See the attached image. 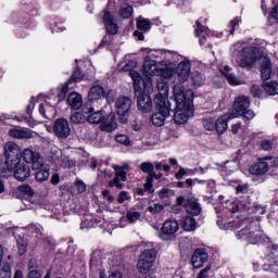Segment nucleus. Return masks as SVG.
<instances>
[{"label": "nucleus", "instance_id": "f257e3e1", "mask_svg": "<svg viewBox=\"0 0 278 278\" xmlns=\"http://www.w3.org/2000/svg\"><path fill=\"white\" fill-rule=\"evenodd\" d=\"M173 94L176 103L174 123L176 125H184L188 123V118L194 116V109L192 108L194 92L191 89H186L185 86L175 85Z\"/></svg>", "mask_w": 278, "mask_h": 278}, {"label": "nucleus", "instance_id": "f03ea898", "mask_svg": "<svg viewBox=\"0 0 278 278\" xmlns=\"http://www.w3.org/2000/svg\"><path fill=\"white\" fill-rule=\"evenodd\" d=\"M131 66H136L134 61L126 64L124 71H128L129 77H131L134 81L135 94L138 99L137 108L142 114H149V112L153 110V101L149 94L144 93V90L149 92V89H144V86L142 87V76H140L138 72L131 70Z\"/></svg>", "mask_w": 278, "mask_h": 278}, {"label": "nucleus", "instance_id": "7ed1b4c3", "mask_svg": "<svg viewBox=\"0 0 278 278\" xmlns=\"http://www.w3.org/2000/svg\"><path fill=\"white\" fill-rule=\"evenodd\" d=\"M131 98L129 97H119L115 100V112L118 116L119 123L123 125L129 122V116L131 115Z\"/></svg>", "mask_w": 278, "mask_h": 278}, {"label": "nucleus", "instance_id": "20e7f679", "mask_svg": "<svg viewBox=\"0 0 278 278\" xmlns=\"http://www.w3.org/2000/svg\"><path fill=\"white\" fill-rule=\"evenodd\" d=\"M257 48L253 47L243 48L236 62L241 68H252L255 62H257Z\"/></svg>", "mask_w": 278, "mask_h": 278}, {"label": "nucleus", "instance_id": "39448f33", "mask_svg": "<svg viewBox=\"0 0 278 278\" xmlns=\"http://www.w3.org/2000/svg\"><path fill=\"white\" fill-rule=\"evenodd\" d=\"M143 75H146L148 79L143 81L141 78V86L144 87V90H148V92H150L151 89L153 88V80L149 77H155V75H160L157 62L147 59L143 63Z\"/></svg>", "mask_w": 278, "mask_h": 278}, {"label": "nucleus", "instance_id": "423d86ee", "mask_svg": "<svg viewBox=\"0 0 278 278\" xmlns=\"http://www.w3.org/2000/svg\"><path fill=\"white\" fill-rule=\"evenodd\" d=\"M154 103L157 112L154 113L151 117L152 124L154 125V127H163L166 118L170 116V103H164L160 100Z\"/></svg>", "mask_w": 278, "mask_h": 278}, {"label": "nucleus", "instance_id": "0eeeda50", "mask_svg": "<svg viewBox=\"0 0 278 278\" xmlns=\"http://www.w3.org/2000/svg\"><path fill=\"white\" fill-rule=\"evenodd\" d=\"M157 257V251L154 248L143 250L139 256L137 268L140 273H147L153 267V262Z\"/></svg>", "mask_w": 278, "mask_h": 278}, {"label": "nucleus", "instance_id": "6e6552de", "mask_svg": "<svg viewBox=\"0 0 278 278\" xmlns=\"http://www.w3.org/2000/svg\"><path fill=\"white\" fill-rule=\"evenodd\" d=\"M21 164V155L5 156V162L0 155V177H8V173H14Z\"/></svg>", "mask_w": 278, "mask_h": 278}, {"label": "nucleus", "instance_id": "1a4fd4ad", "mask_svg": "<svg viewBox=\"0 0 278 278\" xmlns=\"http://www.w3.org/2000/svg\"><path fill=\"white\" fill-rule=\"evenodd\" d=\"M177 231H179V223L176 219H167L161 228L160 238L161 240H175Z\"/></svg>", "mask_w": 278, "mask_h": 278}, {"label": "nucleus", "instance_id": "9d476101", "mask_svg": "<svg viewBox=\"0 0 278 278\" xmlns=\"http://www.w3.org/2000/svg\"><path fill=\"white\" fill-rule=\"evenodd\" d=\"M21 157H23L26 164H31L33 170H38L40 168V164H42V155L40 152L34 151L30 148H26L21 152Z\"/></svg>", "mask_w": 278, "mask_h": 278}, {"label": "nucleus", "instance_id": "9b49d317", "mask_svg": "<svg viewBox=\"0 0 278 278\" xmlns=\"http://www.w3.org/2000/svg\"><path fill=\"white\" fill-rule=\"evenodd\" d=\"M191 64L189 61H182L178 64L176 67V76L178 79V84L176 86H184L188 79H190V70H191Z\"/></svg>", "mask_w": 278, "mask_h": 278}, {"label": "nucleus", "instance_id": "f8f14e48", "mask_svg": "<svg viewBox=\"0 0 278 278\" xmlns=\"http://www.w3.org/2000/svg\"><path fill=\"white\" fill-rule=\"evenodd\" d=\"M53 131L56 138H68L71 136V125L68 121L59 118L54 122Z\"/></svg>", "mask_w": 278, "mask_h": 278}, {"label": "nucleus", "instance_id": "ddd939ff", "mask_svg": "<svg viewBox=\"0 0 278 278\" xmlns=\"http://www.w3.org/2000/svg\"><path fill=\"white\" fill-rule=\"evenodd\" d=\"M250 106L251 100H249V97L240 96L235 99L233 110L229 112V114H237L236 118H238L240 113L244 112V110H249Z\"/></svg>", "mask_w": 278, "mask_h": 278}, {"label": "nucleus", "instance_id": "4468645a", "mask_svg": "<svg viewBox=\"0 0 278 278\" xmlns=\"http://www.w3.org/2000/svg\"><path fill=\"white\" fill-rule=\"evenodd\" d=\"M113 168L115 170V177L109 182V186L111 188H114L115 186L117 190H123V184H121V181H127V173H125V170H123V167L118 165H114Z\"/></svg>", "mask_w": 278, "mask_h": 278}, {"label": "nucleus", "instance_id": "2eb2a0df", "mask_svg": "<svg viewBox=\"0 0 278 278\" xmlns=\"http://www.w3.org/2000/svg\"><path fill=\"white\" fill-rule=\"evenodd\" d=\"M156 88L159 94L154 98V103L161 101V103H169L168 102V83L164 79H159L156 83Z\"/></svg>", "mask_w": 278, "mask_h": 278}, {"label": "nucleus", "instance_id": "dca6fc26", "mask_svg": "<svg viewBox=\"0 0 278 278\" xmlns=\"http://www.w3.org/2000/svg\"><path fill=\"white\" fill-rule=\"evenodd\" d=\"M237 238L240 240H248L251 244H262L264 242V237H262V233L252 235L249 229L240 230L237 233Z\"/></svg>", "mask_w": 278, "mask_h": 278}, {"label": "nucleus", "instance_id": "f3484780", "mask_svg": "<svg viewBox=\"0 0 278 278\" xmlns=\"http://www.w3.org/2000/svg\"><path fill=\"white\" fill-rule=\"evenodd\" d=\"M266 160H273V156L260 159L256 164L250 167L251 175H266L270 168L266 163Z\"/></svg>", "mask_w": 278, "mask_h": 278}, {"label": "nucleus", "instance_id": "a211bd4d", "mask_svg": "<svg viewBox=\"0 0 278 278\" xmlns=\"http://www.w3.org/2000/svg\"><path fill=\"white\" fill-rule=\"evenodd\" d=\"M103 23L108 34H111L112 36H116V34H118V24L114 22V16H112L111 12H104Z\"/></svg>", "mask_w": 278, "mask_h": 278}, {"label": "nucleus", "instance_id": "6ab92c4d", "mask_svg": "<svg viewBox=\"0 0 278 278\" xmlns=\"http://www.w3.org/2000/svg\"><path fill=\"white\" fill-rule=\"evenodd\" d=\"M237 114H225L222 117L217 118L215 122V129L217 131V134L223 135L225 134V131H227V123H229V121H232V118H236Z\"/></svg>", "mask_w": 278, "mask_h": 278}, {"label": "nucleus", "instance_id": "aec40b11", "mask_svg": "<svg viewBox=\"0 0 278 278\" xmlns=\"http://www.w3.org/2000/svg\"><path fill=\"white\" fill-rule=\"evenodd\" d=\"M117 127L116 116L114 113L109 114L106 117L102 118L100 129L101 131H108L109 134L114 131Z\"/></svg>", "mask_w": 278, "mask_h": 278}, {"label": "nucleus", "instance_id": "412c9836", "mask_svg": "<svg viewBox=\"0 0 278 278\" xmlns=\"http://www.w3.org/2000/svg\"><path fill=\"white\" fill-rule=\"evenodd\" d=\"M207 252L203 250H195L192 257H191V264L193 268H201L205 262L208 260Z\"/></svg>", "mask_w": 278, "mask_h": 278}, {"label": "nucleus", "instance_id": "4be33fe9", "mask_svg": "<svg viewBox=\"0 0 278 278\" xmlns=\"http://www.w3.org/2000/svg\"><path fill=\"white\" fill-rule=\"evenodd\" d=\"M9 136H11V138H16L17 140H29L34 138L31 130L26 128H12L9 130Z\"/></svg>", "mask_w": 278, "mask_h": 278}, {"label": "nucleus", "instance_id": "5701e85b", "mask_svg": "<svg viewBox=\"0 0 278 278\" xmlns=\"http://www.w3.org/2000/svg\"><path fill=\"white\" fill-rule=\"evenodd\" d=\"M36 175H35V179L36 181H39V184H42V181H47L49 180L50 174L49 170H51V166H49V164H45V162L40 163V166L38 167V169H35Z\"/></svg>", "mask_w": 278, "mask_h": 278}, {"label": "nucleus", "instance_id": "b1692460", "mask_svg": "<svg viewBox=\"0 0 278 278\" xmlns=\"http://www.w3.org/2000/svg\"><path fill=\"white\" fill-rule=\"evenodd\" d=\"M30 175L31 169L24 163L14 169V177L17 179V181H25L26 179H29Z\"/></svg>", "mask_w": 278, "mask_h": 278}, {"label": "nucleus", "instance_id": "393cba45", "mask_svg": "<svg viewBox=\"0 0 278 278\" xmlns=\"http://www.w3.org/2000/svg\"><path fill=\"white\" fill-rule=\"evenodd\" d=\"M261 77L264 81L273 77V68L270 67V60L267 58L261 59Z\"/></svg>", "mask_w": 278, "mask_h": 278}, {"label": "nucleus", "instance_id": "a878e982", "mask_svg": "<svg viewBox=\"0 0 278 278\" xmlns=\"http://www.w3.org/2000/svg\"><path fill=\"white\" fill-rule=\"evenodd\" d=\"M185 210L187 214H191V216H199L201 214V205L197 202L195 199H189L185 203Z\"/></svg>", "mask_w": 278, "mask_h": 278}, {"label": "nucleus", "instance_id": "bb28decb", "mask_svg": "<svg viewBox=\"0 0 278 278\" xmlns=\"http://www.w3.org/2000/svg\"><path fill=\"white\" fill-rule=\"evenodd\" d=\"M67 103L72 110H79L81 105H84V100L81 98V94L77 92H72L67 97Z\"/></svg>", "mask_w": 278, "mask_h": 278}, {"label": "nucleus", "instance_id": "cd10ccee", "mask_svg": "<svg viewBox=\"0 0 278 278\" xmlns=\"http://www.w3.org/2000/svg\"><path fill=\"white\" fill-rule=\"evenodd\" d=\"M89 101H99V99H105V89L101 85L91 87L89 93Z\"/></svg>", "mask_w": 278, "mask_h": 278}, {"label": "nucleus", "instance_id": "c85d7f7f", "mask_svg": "<svg viewBox=\"0 0 278 278\" xmlns=\"http://www.w3.org/2000/svg\"><path fill=\"white\" fill-rule=\"evenodd\" d=\"M4 155L5 157L21 155V147H18V144H16L14 141H8L4 144Z\"/></svg>", "mask_w": 278, "mask_h": 278}, {"label": "nucleus", "instance_id": "c756f323", "mask_svg": "<svg viewBox=\"0 0 278 278\" xmlns=\"http://www.w3.org/2000/svg\"><path fill=\"white\" fill-rule=\"evenodd\" d=\"M175 75H176V67L172 63L159 70V76L163 77V79H173Z\"/></svg>", "mask_w": 278, "mask_h": 278}, {"label": "nucleus", "instance_id": "7c9ffc66", "mask_svg": "<svg viewBox=\"0 0 278 278\" xmlns=\"http://www.w3.org/2000/svg\"><path fill=\"white\" fill-rule=\"evenodd\" d=\"M263 88L267 94L270 97H275V94H278V83L275 80H271L269 83H264Z\"/></svg>", "mask_w": 278, "mask_h": 278}, {"label": "nucleus", "instance_id": "2f4dec72", "mask_svg": "<svg viewBox=\"0 0 278 278\" xmlns=\"http://www.w3.org/2000/svg\"><path fill=\"white\" fill-rule=\"evenodd\" d=\"M54 109L49 103H41L39 105V114L43 116V118H51L53 116Z\"/></svg>", "mask_w": 278, "mask_h": 278}, {"label": "nucleus", "instance_id": "473e14b6", "mask_svg": "<svg viewBox=\"0 0 278 278\" xmlns=\"http://www.w3.org/2000/svg\"><path fill=\"white\" fill-rule=\"evenodd\" d=\"M182 227L185 231H194L197 229V222L193 217L186 216L182 218Z\"/></svg>", "mask_w": 278, "mask_h": 278}, {"label": "nucleus", "instance_id": "72a5a7b5", "mask_svg": "<svg viewBox=\"0 0 278 278\" xmlns=\"http://www.w3.org/2000/svg\"><path fill=\"white\" fill-rule=\"evenodd\" d=\"M192 84L195 88H201L205 84V76L199 72H193L191 75Z\"/></svg>", "mask_w": 278, "mask_h": 278}, {"label": "nucleus", "instance_id": "f704fd0d", "mask_svg": "<svg viewBox=\"0 0 278 278\" xmlns=\"http://www.w3.org/2000/svg\"><path fill=\"white\" fill-rule=\"evenodd\" d=\"M222 73L225 79H227L228 84H230V86H242V80L238 79V77H236V74L229 72Z\"/></svg>", "mask_w": 278, "mask_h": 278}, {"label": "nucleus", "instance_id": "c9c22d12", "mask_svg": "<svg viewBox=\"0 0 278 278\" xmlns=\"http://www.w3.org/2000/svg\"><path fill=\"white\" fill-rule=\"evenodd\" d=\"M17 197H34V190L29 185L20 186L16 189Z\"/></svg>", "mask_w": 278, "mask_h": 278}, {"label": "nucleus", "instance_id": "e433bc0d", "mask_svg": "<svg viewBox=\"0 0 278 278\" xmlns=\"http://www.w3.org/2000/svg\"><path fill=\"white\" fill-rule=\"evenodd\" d=\"M88 123L91 125H97L99 123H102L103 121V113L101 111L92 112L88 117H87Z\"/></svg>", "mask_w": 278, "mask_h": 278}, {"label": "nucleus", "instance_id": "4c0bfd02", "mask_svg": "<svg viewBox=\"0 0 278 278\" xmlns=\"http://www.w3.org/2000/svg\"><path fill=\"white\" fill-rule=\"evenodd\" d=\"M137 28L141 31H149L151 29V22L142 16L137 18Z\"/></svg>", "mask_w": 278, "mask_h": 278}, {"label": "nucleus", "instance_id": "58836bf2", "mask_svg": "<svg viewBox=\"0 0 278 278\" xmlns=\"http://www.w3.org/2000/svg\"><path fill=\"white\" fill-rule=\"evenodd\" d=\"M119 14L123 16V18H129L131 14H134V8L127 3L122 4Z\"/></svg>", "mask_w": 278, "mask_h": 278}, {"label": "nucleus", "instance_id": "ea45409f", "mask_svg": "<svg viewBox=\"0 0 278 278\" xmlns=\"http://www.w3.org/2000/svg\"><path fill=\"white\" fill-rule=\"evenodd\" d=\"M140 170H142V173H147L148 177H151V173H154V165L151 162H143L140 164Z\"/></svg>", "mask_w": 278, "mask_h": 278}, {"label": "nucleus", "instance_id": "a19ab883", "mask_svg": "<svg viewBox=\"0 0 278 278\" xmlns=\"http://www.w3.org/2000/svg\"><path fill=\"white\" fill-rule=\"evenodd\" d=\"M0 278H12V269L10 264L5 263L0 268Z\"/></svg>", "mask_w": 278, "mask_h": 278}, {"label": "nucleus", "instance_id": "79ce46f5", "mask_svg": "<svg viewBox=\"0 0 278 278\" xmlns=\"http://www.w3.org/2000/svg\"><path fill=\"white\" fill-rule=\"evenodd\" d=\"M86 121V116H84V113L75 112L71 116V123L74 125H79Z\"/></svg>", "mask_w": 278, "mask_h": 278}, {"label": "nucleus", "instance_id": "37998d69", "mask_svg": "<svg viewBox=\"0 0 278 278\" xmlns=\"http://www.w3.org/2000/svg\"><path fill=\"white\" fill-rule=\"evenodd\" d=\"M141 216L140 212L128 211L126 214V220H128V223H136V220H140Z\"/></svg>", "mask_w": 278, "mask_h": 278}, {"label": "nucleus", "instance_id": "c03bdc74", "mask_svg": "<svg viewBox=\"0 0 278 278\" xmlns=\"http://www.w3.org/2000/svg\"><path fill=\"white\" fill-rule=\"evenodd\" d=\"M170 197H175L173 189L163 188L159 191V199H170Z\"/></svg>", "mask_w": 278, "mask_h": 278}, {"label": "nucleus", "instance_id": "a18cd8bd", "mask_svg": "<svg viewBox=\"0 0 278 278\" xmlns=\"http://www.w3.org/2000/svg\"><path fill=\"white\" fill-rule=\"evenodd\" d=\"M68 86L71 83L65 84L63 87L59 88L58 99L59 101H64L66 99V94L68 93Z\"/></svg>", "mask_w": 278, "mask_h": 278}, {"label": "nucleus", "instance_id": "49530a36", "mask_svg": "<svg viewBox=\"0 0 278 278\" xmlns=\"http://www.w3.org/2000/svg\"><path fill=\"white\" fill-rule=\"evenodd\" d=\"M115 140L119 144H124V147H131V140H129V137H127V135H117L115 137Z\"/></svg>", "mask_w": 278, "mask_h": 278}, {"label": "nucleus", "instance_id": "de8ad7c7", "mask_svg": "<svg viewBox=\"0 0 278 278\" xmlns=\"http://www.w3.org/2000/svg\"><path fill=\"white\" fill-rule=\"evenodd\" d=\"M203 125L207 131H214L216 129V122L213 118L204 119Z\"/></svg>", "mask_w": 278, "mask_h": 278}, {"label": "nucleus", "instance_id": "09e8293b", "mask_svg": "<svg viewBox=\"0 0 278 278\" xmlns=\"http://www.w3.org/2000/svg\"><path fill=\"white\" fill-rule=\"evenodd\" d=\"M242 22V20L240 17H235L232 21H230V34L231 36H233V33L236 31V29H238V26L240 25V23Z\"/></svg>", "mask_w": 278, "mask_h": 278}, {"label": "nucleus", "instance_id": "8fccbe9b", "mask_svg": "<svg viewBox=\"0 0 278 278\" xmlns=\"http://www.w3.org/2000/svg\"><path fill=\"white\" fill-rule=\"evenodd\" d=\"M148 210L150 214H160L161 212H163L164 205L155 203L152 206H149Z\"/></svg>", "mask_w": 278, "mask_h": 278}, {"label": "nucleus", "instance_id": "3c124183", "mask_svg": "<svg viewBox=\"0 0 278 278\" xmlns=\"http://www.w3.org/2000/svg\"><path fill=\"white\" fill-rule=\"evenodd\" d=\"M84 78V74H81V71L76 70L73 75L72 78L70 79L68 84H73V81H81V79Z\"/></svg>", "mask_w": 278, "mask_h": 278}, {"label": "nucleus", "instance_id": "603ef678", "mask_svg": "<svg viewBox=\"0 0 278 278\" xmlns=\"http://www.w3.org/2000/svg\"><path fill=\"white\" fill-rule=\"evenodd\" d=\"M75 189H76L75 191L76 194H83V192L86 190V184L81 180H77L75 182Z\"/></svg>", "mask_w": 278, "mask_h": 278}, {"label": "nucleus", "instance_id": "864d4df0", "mask_svg": "<svg viewBox=\"0 0 278 278\" xmlns=\"http://www.w3.org/2000/svg\"><path fill=\"white\" fill-rule=\"evenodd\" d=\"M28 232L29 233H42V226L40 225H34V224H30L28 227Z\"/></svg>", "mask_w": 278, "mask_h": 278}, {"label": "nucleus", "instance_id": "5fc2aeb1", "mask_svg": "<svg viewBox=\"0 0 278 278\" xmlns=\"http://www.w3.org/2000/svg\"><path fill=\"white\" fill-rule=\"evenodd\" d=\"M62 166L64 168H73V166H75V161L72 160L71 157L68 156H65L63 160H62Z\"/></svg>", "mask_w": 278, "mask_h": 278}, {"label": "nucleus", "instance_id": "6e6d98bb", "mask_svg": "<svg viewBox=\"0 0 278 278\" xmlns=\"http://www.w3.org/2000/svg\"><path fill=\"white\" fill-rule=\"evenodd\" d=\"M129 199H131V197H129V193L127 191H122L118 194V199H117V203H125V201H129Z\"/></svg>", "mask_w": 278, "mask_h": 278}, {"label": "nucleus", "instance_id": "4d7b16f0", "mask_svg": "<svg viewBox=\"0 0 278 278\" xmlns=\"http://www.w3.org/2000/svg\"><path fill=\"white\" fill-rule=\"evenodd\" d=\"M240 116H243L248 121H252V118H255V113L253 110L245 109L243 112L240 113Z\"/></svg>", "mask_w": 278, "mask_h": 278}, {"label": "nucleus", "instance_id": "13d9d810", "mask_svg": "<svg viewBox=\"0 0 278 278\" xmlns=\"http://www.w3.org/2000/svg\"><path fill=\"white\" fill-rule=\"evenodd\" d=\"M153 166L156 170L163 169L165 173H168L170 170V166L164 165V164H162V162H154Z\"/></svg>", "mask_w": 278, "mask_h": 278}, {"label": "nucleus", "instance_id": "bf43d9fd", "mask_svg": "<svg viewBox=\"0 0 278 278\" xmlns=\"http://www.w3.org/2000/svg\"><path fill=\"white\" fill-rule=\"evenodd\" d=\"M144 190H147L148 192H153V178L150 176L147 177Z\"/></svg>", "mask_w": 278, "mask_h": 278}, {"label": "nucleus", "instance_id": "052dcab7", "mask_svg": "<svg viewBox=\"0 0 278 278\" xmlns=\"http://www.w3.org/2000/svg\"><path fill=\"white\" fill-rule=\"evenodd\" d=\"M261 149H263V151H270L273 149V142L268 140L261 141Z\"/></svg>", "mask_w": 278, "mask_h": 278}, {"label": "nucleus", "instance_id": "680f3d73", "mask_svg": "<svg viewBox=\"0 0 278 278\" xmlns=\"http://www.w3.org/2000/svg\"><path fill=\"white\" fill-rule=\"evenodd\" d=\"M252 97H262V88L260 86H252L251 88Z\"/></svg>", "mask_w": 278, "mask_h": 278}, {"label": "nucleus", "instance_id": "e2e57ef3", "mask_svg": "<svg viewBox=\"0 0 278 278\" xmlns=\"http://www.w3.org/2000/svg\"><path fill=\"white\" fill-rule=\"evenodd\" d=\"M210 270H212L211 266H206L204 269H202L199 275L198 278H207L210 275Z\"/></svg>", "mask_w": 278, "mask_h": 278}, {"label": "nucleus", "instance_id": "0e129e2a", "mask_svg": "<svg viewBox=\"0 0 278 278\" xmlns=\"http://www.w3.org/2000/svg\"><path fill=\"white\" fill-rule=\"evenodd\" d=\"M205 31V26L201 25L199 21L195 23V36L203 34Z\"/></svg>", "mask_w": 278, "mask_h": 278}, {"label": "nucleus", "instance_id": "69168bd1", "mask_svg": "<svg viewBox=\"0 0 278 278\" xmlns=\"http://www.w3.org/2000/svg\"><path fill=\"white\" fill-rule=\"evenodd\" d=\"M40 271L38 269H33L28 273L26 278H41Z\"/></svg>", "mask_w": 278, "mask_h": 278}, {"label": "nucleus", "instance_id": "338daca9", "mask_svg": "<svg viewBox=\"0 0 278 278\" xmlns=\"http://www.w3.org/2000/svg\"><path fill=\"white\" fill-rule=\"evenodd\" d=\"M239 205L238 202H231L228 206L229 212H231V214H236V212H238L239 210Z\"/></svg>", "mask_w": 278, "mask_h": 278}, {"label": "nucleus", "instance_id": "774afa93", "mask_svg": "<svg viewBox=\"0 0 278 278\" xmlns=\"http://www.w3.org/2000/svg\"><path fill=\"white\" fill-rule=\"evenodd\" d=\"M270 16L273 18H276L278 21V3L274 7V9L270 12Z\"/></svg>", "mask_w": 278, "mask_h": 278}]
</instances>
